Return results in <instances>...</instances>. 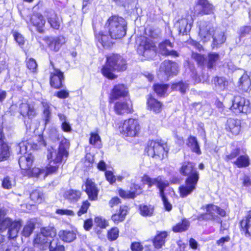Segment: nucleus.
Instances as JSON below:
<instances>
[{
  "instance_id": "50",
  "label": "nucleus",
  "mask_w": 251,
  "mask_h": 251,
  "mask_svg": "<svg viewBox=\"0 0 251 251\" xmlns=\"http://www.w3.org/2000/svg\"><path fill=\"white\" fill-rule=\"evenodd\" d=\"M166 188H164L159 191V195L162 201L165 210L167 211H170L173 208V206L166 197L165 192Z\"/></svg>"
},
{
  "instance_id": "41",
  "label": "nucleus",
  "mask_w": 251,
  "mask_h": 251,
  "mask_svg": "<svg viewBox=\"0 0 251 251\" xmlns=\"http://www.w3.org/2000/svg\"><path fill=\"white\" fill-rule=\"evenodd\" d=\"M189 87V84L183 80L172 83L171 88L173 91H179L181 94L186 93Z\"/></svg>"
},
{
  "instance_id": "55",
  "label": "nucleus",
  "mask_w": 251,
  "mask_h": 251,
  "mask_svg": "<svg viewBox=\"0 0 251 251\" xmlns=\"http://www.w3.org/2000/svg\"><path fill=\"white\" fill-rule=\"evenodd\" d=\"M90 138L89 139V143L90 145L94 146H99L101 145V138L99 135L98 132H92L90 134Z\"/></svg>"
},
{
  "instance_id": "6",
  "label": "nucleus",
  "mask_w": 251,
  "mask_h": 251,
  "mask_svg": "<svg viewBox=\"0 0 251 251\" xmlns=\"http://www.w3.org/2000/svg\"><path fill=\"white\" fill-rule=\"evenodd\" d=\"M104 27L114 40L122 39L126 34V21L118 15H112L109 17L105 22Z\"/></svg>"
},
{
  "instance_id": "21",
  "label": "nucleus",
  "mask_w": 251,
  "mask_h": 251,
  "mask_svg": "<svg viewBox=\"0 0 251 251\" xmlns=\"http://www.w3.org/2000/svg\"><path fill=\"white\" fill-rule=\"evenodd\" d=\"M162 177V176H158L156 177L151 178L147 174H144L141 177V182L143 185H147L148 188H151L155 185L160 191L162 189L169 186V183L167 181L163 180Z\"/></svg>"
},
{
  "instance_id": "43",
  "label": "nucleus",
  "mask_w": 251,
  "mask_h": 251,
  "mask_svg": "<svg viewBox=\"0 0 251 251\" xmlns=\"http://www.w3.org/2000/svg\"><path fill=\"white\" fill-rule=\"evenodd\" d=\"M233 163L239 168L247 167L250 164L249 157L247 154L240 155Z\"/></svg>"
},
{
  "instance_id": "53",
  "label": "nucleus",
  "mask_w": 251,
  "mask_h": 251,
  "mask_svg": "<svg viewBox=\"0 0 251 251\" xmlns=\"http://www.w3.org/2000/svg\"><path fill=\"white\" fill-rule=\"evenodd\" d=\"M40 232L48 239V237L53 238L56 235V230L53 226H45L41 228Z\"/></svg>"
},
{
  "instance_id": "59",
  "label": "nucleus",
  "mask_w": 251,
  "mask_h": 251,
  "mask_svg": "<svg viewBox=\"0 0 251 251\" xmlns=\"http://www.w3.org/2000/svg\"><path fill=\"white\" fill-rule=\"evenodd\" d=\"M94 221L97 226L102 229H104L109 226L108 221L101 217H96L94 219Z\"/></svg>"
},
{
  "instance_id": "17",
  "label": "nucleus",
  "mask_w": 251,
  "mask_h": 251,
  "mask_svg": "<svg viewBox=\"0 0 251 251\" xmlns=\"http://www.w3.org/2000/svg\"><path fill=\"white\" fill-rule=\"evenodd\" d=\"M230 109L233 112L236 113H247L251 110L249 101L239 95L234 97Z\"/></svg>"
},
{
  "instance_id": "23",
  "label": "nucleus",
  "mask_w": 251,
  "mask_h": 251,
  "mask_svg": "<svg viewBox=\"0 0 251 251\" xmlns=\"http://www.w3.org/2000/svg\"><path fill=\"white\" fill-rule=\"evenodd\" d=\"M43 40L46 43L50 50L55 52L58 51L65 43V39L62 36L53 37L46 36L43 38Z\"/></svg>"
},
{
  "instance_id": "39",
  "label": "nucleus",
  "mask_w": 251,
  "mask_h": 251,
  "mask_svg": "<svg viewBox=\"0 0 251 251\" xmlns=\"http://www.w3.org/2000/svg\"><path fill=\"white\" fill-rule=\"evenodd\" d=\"M190 226L189 221L186 218H182L181 221L172 226L174 232H182L188 230Z\"/></svg>"
},
{
  "instance_id": "38",
  "label": "nucleus",
  "mask_w": 251,
  "mask_h": 251,
  "mask_svg": "<svg viewBox=\"0 0 251 251\" xmlns=\"http://www.w3.org/2000/svg\"><path fill=\"white\" fill-rule=\"evenodd\" d=\"M81 196V192L79 190L70 189L65 191L63 194L64 198L71 202L78 201Z\"/></svg>"
},
{
  "instance_id": "2",
  "label": "nucleus",
  "mask_w": 251,
  "mask_h": 251,
  "mask_svg": "<svg viewBox=\"0 0 251 251\" xmlns=\"http://www.w3.org/2000/svg\"><path fill=\"white\" fill-rule=\"evenodd\" d=\"M128 68L126 58L122 54L112 52L105 56V62L101 66L100 73L102 76L109 80H114L118 77L114 72L123 73Z\"/></svg>"
},
{
  "instance_id": "4",
  "label": "nucleus",
  "mask_w": 251,
  "mask_h": 251,
  "mask_svg": "<svg viewBox=\"0 0 251 251\" xmlns=\"http://www.w3.org/2000/svg\"><path fill=\"white\" fill-rule=\"evenodd\" d=\"M70 147L69 141L64 138L60 142L57 150L52 148L48 150L47 159L49 163L45 168L46 175H50L57 172L58 164L62 162L63 157H68V149Z\"/></svg>"
},
{
  "instance_id": "13",
  "label": "nucleus",
  "mask_w": 251,
  "mask_h": 251,
  "mask_svg": "<svg viewBox=\"0 0 251 251\" xmlns=\"http://www.w3.org/2000/svg\"><path fill=\"white\" fill-rule=\"evenodd\" d=\"M156 50V45L155 40H153L146 35L141 36L137 48V53L141 56L147 57L152 52Z\"/></svg>"
},
{
  "instance_id": "57",
  "label": "nucleus",
  "mask_w": 251,
  "mask_h": 251,
  "mask_svg": "<svg viewBox=\"0 0 251 251\" xmlns=\"http://www.w3.org/2000/svg\"><path fill=\"white\" fill-rule=\"evenodd\" d=\"M192 58L196 62L199 66L203 67L206 62V58L204 54L197 52H193L191 55Z\"/></svg>"
},
{
  "instance_id": "8",
  "label": "nucleus",
  "mask_w": 251,
  "mask_h": 251,
  "mask_svg": "<svg viewBox=\"0 0 251 251\" xmlns=\"http://www.w3.org/2000/svg\"><path fill=\"white\" fill-rule=\"evenodd\" d=\"M4 216L3 211L0 209V233L7 230V235L9 239L16 238L22 226V220H13Z\"/></svg>"
},
{
  "instance_id": "18",
  "label": "nucleus",
  "mask_w": 251,
  "mask_h": 251,
  "mask_svg": "<svg viewBox=\"0 0 251 251\" xmlns=\"http://www.w3.org/2000/svg\"><path fill=\"white\" fill-rule=\"evenodd\" d=\"M214 7L208 0H197L193 7L194 14L203 16L214 13Z\"/></svg>"
},
{
  "instance_id": "28",
  "label": "nucleus",
  "mask_w": 251,
  "mask_h": 251,
  "mask_svg": "<svg viewBox=\"0 0 251 251\" xmlns=\"http://www.w3.org/2000/svg\"><path fill=\"white\" fill-rule=\"evenodd\" d=\"M19 112L23 118L31 119L35 117L37 113L34 106L28 101L22 102L19 105Z\"/></svg>"
},
{
  "instance_id": "31",
  "label": "nucleus",
  "mask_w": 251,
  "mask_h": 251,
  "mask_svg": "<svg viewBox=\"0 0 251 251\" xmlns=\"http://www.w3.org/2000/svg\"><path fill=\"white\" fill-rule=\"evenodd\" d=\"M206 212L197 216V220L199 221H215L218 217L214 214L215 205L207 204L205 205Z\"/></svg>"
},
{
  "instance_id": "11",
  "label": "nucleus",
  "mask_w": 251,
  "mask_h": 251,
  "mask_svg": "<svg viewBox=\"0 0 251 251\" xmlns=\"http://www.w3.org/2000/svg\"><path fill=\"white\" fill-rule=\"evenodd\" d=\"M144 193L143 186L132 179L130 181L127 190L121 187L117 189V194L120 198L125 200H134L137 197L143 195Z\"/></svg>"
},
{
  "instance_id": "24",
  "label": "nucleus",
  "mask_w": 251,
  "mask_h": 251,
  "mask_svg": "<svg viewBox=\"0 0 251 251\" xmlns=\"http://www.w3.org/2000/svg\"><path fill=\"white\" fill-rule=\"evenodd\" d=\"M225 129L229 136L238 135L241 131V123L240 120L228 118L225 124Z\"/></svg>"
},
{
  "instance_id": "37",
  "label": "nucleus",
  "mask_w": 251,
  "mask_h": 251,
  "mask_svg": "<svg viewBox=\"0 0 251 251\" xmlns=\"http://www.w3.org/2000/svg\"><path fill=\"white\" fill-rule=\"evenodd\" d=\"M186 145L189 147L192 152L196 153L197 155H201V151L197 138L192 135L188 136L187 139Z\"/></svg>"
},
{
  "instance_id": "63",
  "label": "nucleus",
  "mask_w": 251,
  "mask_h": 251,
  "mask_svg": "<svg viewBox=\"0 0 251 251\" xmlns=\"http://www.w3.org/2000/svg\"><path fill=\"white\" fill-rule=\"evenodd\" d=\"M104 174L106 180L108 181L110 184H112L116 182V176L114 175L112 171H105Z\"/></svg>"
},
{
  "instance_id": "52",
  "label": "nucleus",
  "mask_w": 251,
  "mask_h": 251,
  "mask_svg": "<svg viewBox=\"0 0 251 251\" xmlns=\"http://www.w3.org/2000/svg\"><path fill=\"white\" fill-rule=\"evenodd\" d=\"M50 251H65V248L62 245L57 238L52 239L50 242L49 247Z\"/></svg>"
},
{
  "instance_id": "25",
  "label": "nucleus",
  "mask_w": 251,
  "mask_h": 251,
  "mask_svg": "<svg viewBox=\"0 0 251 251\" xmlns=\"http://www.w3.org/2000/svg\"><path fill=\"white\" fill-rule=\"evenodd\" d=\"M130 208L128 205L123 204L120 205L115 212L112 214L111 220L116 225L123 222L128 214Z\"/></svg>"
},
{
  "instance_id": "3",
  "label": "nucleus",
  "mask_w": 251,
  "mask_h": 251,
  "mask_svg": "<svg viewBox=\"0 0 251 251\" xmlns=\"http://www.w3.org/2000/svg\"><path fill=\"white\" fill-rule=\"evenodd\" d=\"M19 153L21 155L19 157L18 163L21 173L23 176L29 177H38L42 173V170L38 167L34 166L35 160L34 155L27 151V147L24 141L18 144Z\"/></svg>"
},
{
  "instance_id": "14",
  "label": "nucleus",
  "mask_w": 251,
  "mask_h": 251,
  "mask_svg": "<svg viewBox=\"0 0 251 251\" xmlns=\"http://www.w3.org/2000/svg\"><path fill=\"white\" fill-rule=\"evenodd\" d=\"M121 98H130V93L127 85L122 83L113 85L108 96V102L112 103Z\"/></svg>"
},
{
  "instance_id": "61",
  "label": "nucleus",
  "mask_w": 251,
  "mask_h": 251,
  "mask_svg": "<svg viewBox=\"0 0 251 251\" xmlns=\"http://www.w3.org/2000/svg\"><path fill=\"white\" fill-rule=\"evenodd\" d=\"M56 91L54 96L60 99H65L69 97V92L66 89H60Z\"/></svg>"
},
{
  "instance_id": "45",
  "label": "nucleus",
  "mask_w": 251,
  "mask_h": 251,
  "mask_svg": "<svg viewBox=\"0 0 251 251\" xmlns=\"http://www.w3.org/2000/svg\"><path fill=\"white\" fill-rule=\"evenodd\" d=\"M138 210L141 215L144 217H150L153 214L154 206L150 204H140Z\"/></svg>"
},
{
  "instance_id": "19",
  "label": "nucleus",
  "mask_w": 251,
  "mask_h": 251,
  "mask_svg": "<svg viewBox=\"0 0 251 251\" xmlns=\"http://www.w3.org/2000/svg\"><path fill=\"white\" fill-rule=\"evenodd\" d=\"M193 18L189 13L182 16L176 22L178 34L182 35L189 34L193 25Z\"/></svg>"
},
{
  "instance_id": "44",
  "label": "nucleus",
  "mask_w": 251,
  "mask_h": 251,
  "mask_svg": "<svg viewBox=\"0 0 251 251\" xmlns=\"http://www.w3.org/2000/svg\"><path fill=\"white\" fill-rule=\"evenodd\" d=\"M41 104L44 108L43 115L44 125L46 126L49 123L51 116L50 104L47 102L42 101Z\"/></svg>"
},
{
  "instance_id": "56",
  "label": "nucleus",
  "mask_w": 251,
  "mask_h": 251,
  "mask_svg": "<svg viewBox=\"0 0 251 251\" xmlns=\"http://www.w3.org/2000/svg\"><path fill=\"white\" fill-rule=\"evenodd\" d=\"M35 224L32 222H27L24 226L22 234L25 237H29L33 232L35 228Z\"/></svg>"
},
{
  "instance_id": "7",
  "label": "nucleus",
  "mask_w": 251,
  "mask_h": 251,
  "mask_svg": "<svg viewBox=\"0 0 251 251\" xmlns=\"http://www.w3.org/2000/svg\"><path fill=\"white\" fill-rule=\"evenodd\" d=\"M118 130L124 138L139 137L142 130V126L139 120L129 117L121 121L118 125Z\"/></svg>"
},
{
  "instance_id": "16",
  "label": "nucleus",
  "mask_w": 251,
  "mask_h": 251,
  "mask_svg": "<svg viewBox=\"0 0 251 251\" xmlns=\"http://www.w3.org/2000/svg\"><path fill=\"white\" fill-rule=\"evenodd\" d=\"M12 153L10 144L6 141L3 127L0 126V162L9 160Z\"/></svg>"
},
{
  "instance_id": "54",
  "label": "nucleus",
  "mask_w": 251,
  "mask_h": 251,
  "mask_svg": "<svg viewBox=\"0 0 251 251\" xmlns=\"http://www.w3.org/2000/svg\"><path fill=\"white\" fill-rule=\"evenodd\" d=\"M119 229L117 227H112L107 230L106 234L107 239L110 242L115 241L119 236Z\"/></svg>"
},
{
  "instance_id": "40",
  "label": "nucleus",
  "mask_w": 251,
  "mask_h": 251,
  "mask_svg": "<svg viewBox=\"0 0 251 251\" xmlns=\"http://www.w3.org/2000/svg\"><path fill=\"white\" fill-rule=\"evenodd\" d=\"M29 198L35 204L41 203L45 200L44 195L39 189L32 190L30 194Z\"/></svg>"
},
{
  "instance_id": "42",
  "label": "nucleus",
  "mask_w": 251,
  "mask_h": 251,
  "mask_svg": "<svg viewBox=\"0 0 251 251\" xmlns=\"http://www.w3.org/2000/svg\"><path fill=\"white\" fill-rule=\"evenodd\" d=\"M213 81L215 87L221 91L225 90L228 84V80L224 76H214L213 78Z\"/></svg>"
},
{
  "instance_id": "47",
  "label": "nucleus",
  "mask_w": 251,
  "mask_h": 251,
  "mask_svg": "<svg viewBox=\"0 0 251 251\" xmlns=\"http://www.w3.org/2000/svg\"><path fill=\"white\" fill-rule=\"evenodd\" d=\"M25 63L27 69L30 73L36 74L38 72V64L34 58L26 57Z\"/></svg>"
},
{
  "instance_id": "64",
  "label": "nucleus",
  "mask_w": 251,
  "mask_h": 251,
  "mask_svg": "<svg viewBox=\"0 0 251 251\" xmlns=\"http://www.w3.org/2000/svg\"><path fill=\"white\" fill-rule=\"evenodd\" d=\"M130 249L132 251H143L144 247L141 243L134 242L130 245Z\"/></svg>"
},
{
  "instance_id": "36",
  "label": "nucleus",
  "mask_w": 251,
  "mask_h": 251,
  "mask_svg": "<svg viewBox=\"0 0 251 251\" xmlns=\"http://www.w3.org/2000/svg\"><path fill=\"white\" fill-rule=\"evenodd\" d=\"M169 88V84L160 83H155L152 87L153 92L160 98L165 97L168 95L167 91Z\"/></svg>"
},
{
  "instance_id": "48",
  "label": "nucleus",
  "mask_w": 251,
  "mask_h": 251,
  "mask_svg": "<svg viewBox=\"0 0 251 251\" xmlns=\"http://www.w3.org/2000/svg\"><path fill=\"white\" fill-rule=\"evenodd\" d=\"M47 20L50 27L54 29H59L60 27V22L57 14L53 12L50 16L47 17Z\"/></svg>"
},
{
  "instance_id": "49",
  "label": "nucleus",
  "mask_w": 251,
  "mask_h": 251,
  "mask_svg": "<svg viewBox=\"0 0 251 251\" xmlns=\"http://www.w3.org/2000/svg\"><path fill=\"white\" fill-rule=\"evenodd\" d=\"M48 243V239L41 232L36 235L33 241L34 246L36 247H43Z\"/></svg>"
},
{
  "instance_id": "35",
  "label": "nucleus",
  "mask_w": 251,
  "mask_h": 251,
  "mask_svg": "<svg viewBox=\"0 0 251 251\" xmlns=\"http://www.w3.org/2000/svg\"><path fill=\"white\" fill-rule=\"evenodd\" d=\"M238 87L243 92H250L251 90V79L247 74H243L239 78Z\"/></svg>"
},
{
  "instance_id": "33",
  "label": "nucleus",
  "mask_w": 251,
  "mask_h": 251,
  "mask_svg": "<svg viewBox=\"0 0 251 251\" xmlns=\"http://www.w3.org/2000/svg\"><path fill=\"white\" fill-rule=\"evenodd\" d=\"M58 236L64 243H70L76 239V233L73 230L62 229L59 231Z\"/></svg>"
},
{
  "instance_id": "9",
  "label": "nucleus",
  "mask_w": 251,
  "mask_h": 251,
  "mask_svg": "<svg viewBox=\"0 0 251 251\" xmlns=\"http://www.w3.org/2000/svg\"><path fill=\"white\" fill-rule=\"evenodd\" d=\"M145 151L149 156L162 160L168 157L169 148L166 143L152 140L148 143Z\"/></svg>"
},
{
  "instance_id": "1",
  "label": "nucleus",
  "mask_w": 251,
  "mask_h": 251,
  "mask_svg": "<svg viewBox=\"0 0 251 251\" xmlns=\"http://www.w3.org/2000/svg\"><path fill=\"white\" fill-rule=\"evenodd\" d=\"M178 170L181 176L185 177L184 183L178 188L179 197L184 198L196 190L200 178V173L196 164L190 160L182 161Z\"/></svg>"
},
{
  "instance_id": "46",
  "label": "nucleus",
  "mask_w": 251,
  "mask_h": 251,
  "mask_svg": "<svg viewBox=\"0 0 251 251\" xmlns=\"http://www.w3.org/2000/svg\"><path fill=\"white\" fill-rule=\"evenodd\" d=\"M220 58V55L217 52H210L207 54V60L206 63L207 68L212 69L216 65L217 62Z\"/></svg>"
},
{
  "instance_id": "27",
  "label": "nucleus",
  "mask_w": 251,
  "mask_h": 251,
  "mask_svg": "<svg viewBox=\"0 0 251 251\" xmlns=\"http://www.w3.org/2000/svg\"><path fill=\"white\" fill-rule=\"evenodd\" d=\"M85 192L88 196V199L91 201L98 200L99 189L97 184L92 179L87 178L85 182Z\"/></svg>"
},
{
  "instance_id": "20",
  "label": "nucleus",
  "mask_w": 251,
  "mask_h": 251,
  "mask_svg": "<svg viewBox=\"0 0 251 251\" xmlns=\"http://www.w3.org/2000/svg\"><path fill=\"white\" fill-rule=\"evenodd\" d=\"M28 25L30 26L34 27L39 33L44 34L46 31V20L41 13L33 12L30 17Z\"/></svg>"
},
{
  "instance_id": "32",
  "label": "nucleus",
  "mask_w": 251,
  "mask_h": 251,
  "mask_svg": "<svg viewBox=\"0 0 251 251\" xmlns=\"http://www.w3.org/2000/svg\"><path fill=\"white\" fill-rule=\"evenodd\" d=\"M167 47L170 48L174 47L173 43L171 42L169 39H165L159 44V48L163 55L165 56H172L175 57L179 56V53L176 50H169L167 49Z\"/></svg>"
},
{
  "instance_id": "58",
  "label": "nucleus",
  "mask_w": 251,
  "mask_h": 251,
  "mask_svg": "<svg viewBox=\"0 0 251 251\" xmlns=\"http://www.w3.org/2000/svg\"><path fill=\"white\" fill-rule=\"evenodd\" d=\"M241 149L240 148H236L231 151L230 153L226 155L224 157V160L228 162L231 160L238 157L240 154Z\"/></svg>"
},
{
  "instance_id": "29",
  "label": "nucleus",
  "mask_w": 251,
  "mask_h": 251,
  "mask_svg": "<svg viewBox=\"0 0 251 251\" xmlns=\"http://www.w3.org/2000/svg\"><path fill=\"white\" fill-rule=\"evenodd\" d=\"M96 41L100 43L103 48L109 49L111 48L114 42V38L108 33L106 34L103 31H100L95 34Z\"/></svg>"
},
{
  "instance_id": "34",
  "label": "nucleus",
  "mask_w": 251,
  "mask_h": 251,
  "mask_svg": "<svg viewBox=\"0 0 251 251\" xmlns=\"http://www.w3.org/2000/svg\"><path fill=\"white\" fill-rule=\"evenodd\" d=\"M167 236V232L165 231H157V234L152 239V244L154 247L157 249L161 248L165 243Z\"/></svg>"
},
{
  "instance_id": "60",
  "label": "nucleus",
  "mask_w": 251,
  "mask_h": 251,
  "mask_svg": "<svg viewBox=\"0 0 251 251\" xmlns=\"http://www.w3.org/2000/svg\"><path fill=\"white\" fill-rule=\"evenodd\" d=\"M91 204L88 200H85L82 202L81 205L79 209L77 212V214L78 216H80L82 215L85 214L87 212L88 209L90 206Z\"/></svg>"
},
{
  "instance_id": "51",
  "label": "nucleus",
  "mask_w": 251,
  "mask_h": 251,
  "mask_svg": "<svg viewBox=\"0 0 251 251\" xmlns=\"http://www.w3.org/2000/svg\"><path fill=\"white\" fill-rule=\"evenodd\" d=\"M38 143H33L32 144H30L28 141H26L27 143H25V144H28L30 146V149L33 151H38L41 149L42 146L45 147L47 145L46 142L44 139L43 135H38ZM25 142V141H24ZM27 146V145H26Z\"/></svg>"
},
{
  "instance_id": "30",
  "label": "nucleus",
  "mask_w": 251,
  "mask_h": 251,
  "mask_svg": "<svg viewBox=\"0 0 251 251\" xmlns=\"http://www.w3.org/2000/svg\"><path fill=\"white\" fill-rule=\"evenodd\" d=\"M161 67L164 73L168 76L176 75L178 73V65L170 60H164Z\"/></svg>"
},
{
  "instance_id": "10",
  "label": "nucleus",
  "mask_w": 251,
  "mask_h": 251,
  "mask_svg": "<svg viewBox=\"0 0 251 251\" xmlns=\"http://www.w3.org/2000/svg\"><path fill=\"white\" fill-rule=\"evenodd\" d=\"M145 151L149 156L162 160L168 157L169 148L166 143L152 140L148 143Z\"/></svg>"
},
{
  "instance_id": "62",
  "label": "nucleus",
  "mask_w": 251,
  "mask_h": 251,
  "mask_svg": "<svg viewBox=\"0 0 251 251\" xmlns=\"http://www.w3.org/2000/svg\"><path fill=\"white\" fill-rule=\"evenodd\" d=\"M13 35L14 40L20 46H23L24 45L25 40L24 36L18 31H14L13 33Z\"/></svg>"
},
{
  "instance_id": "12",
  "label": "nucleus",
  "mask_w": 251,
  "mask_h": 251,
  "mask_svg": "<svg viewBox=\"0 0 251 251\" xmlns=\"http://www.w3.org/2000/svg\"><path fill=\"white\" fill-rule=\"evenodd\" d=\"M50 65L52 69V71L49 73V80L50 87L53 89L63 88L65 78L64 72L57 68L52 61H50Z\"/></svg>"
},
{
  "instance_id": "22",
  "label": "nucleus",
  "mask_w": 251,
  "mask_h": 251,
  "mask_svg": "<svg viewBox=\"0 0 251 251\" xmlns=\"http://www.w3.org/2000/svg\"><path fill=\"white\" fill-rule=\"evenodd\" d=\"M164 104L151 93L146 97V108L148 110L155 114H160L164 109Z\"/></svg>"
},
{
  "instance_id": "15",
  "label": "nucleus",
  "mask_w": 251,
  "mask_h": 251,
  "mask_svg": "<svg viewBox=\"0 0 251 251\" xmlns=\"http://www.w3.org/2000/svg\"><path fill=\"white\" fill-rule=\"evenodd\" d=\"M113 103V110L117 115L124 116L131 114L134 111L133 102L130 98L123 100H118Z\"/></svg>"
},
{
  "instance_id": "5",
  "label": "nucleus",
  "mask_w": 251,
  "mask_h": 251,
  "mask_svg": "<svg viewBox=\"0 0 251 251\" xmlns=\"http://www.w3.org/2000/svg\"><path fill=\"white\" fill-rule=\"evenodd\" d=\"M198 26L199 27L198 34L202 42H208L211 37L212 38V49L218 48L226 41V37L223 32H221L216 36H214L215 28L209 22L204 21H199Z\"/></svg>"
},
{
  "instance_id": "26",
  "label": "nucleus",
  "mask_w": 251,
  "mask_h": 251,
  "mask_svg": "<svg viewBox=\"0 0 251 251\" xmlns=\"http://www.w3.org/2000/svg\"><path fill=\"white\" fill-rule=\"evenodd\" d=\"M239 228L241 234L251 238V209L248 211L246 215L239 221Z\"/></svg>"
}]
</instances>
